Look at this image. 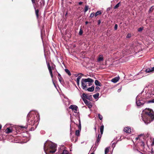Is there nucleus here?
Listing matches in <instances>:
<instances>
[{
  "label": "nucleus",
  "instance_id": "nucleus-12",
  "mask_svg": "<svg viewBox=\"0 0 154 154\" xmlns=\"http://www.w3.org/2000/svg\"><path fill=\"white\" fill-rule=\"evenodd\" d=\"M95 84L96 85L101 86L102 84L98 80H95Z\"/></svg>",
  "mask_w": 154,
  "mask_h": 154
},
{
  "label": "nucleus",
  "instance_id": "nucleus-13",
  "mask_svg": "<svg viewBox=\"0 0 154 154\" xmlns=\"http://www.w3.org/2000/svg\"><path fill=\"white\" fill-rule=\"evenodd\" d=\"M94 90V87L93 86H92L91 88H87L86 90L88 91H89L92 92Z\"/></svg>",
  "mask_w": 154,
  "mask_h": 154
},
{
  "label": "nucleus",
  "instance_id": "nucleus-61",
  "mask_svg": "<svg viewBox=\"0 0 154 154\" xmlns=\"http://www.w3.org/2000/svg\"><path fill=\"white\" fill-rule=\"evenodd\" d=\"M26 141H24V142H24V143H26Z\"/></svg>",
  "mask_w": 154,
  "mask_h": 154
},
{
  "label": "nucleus",
  "instance_id": "nucleus-2",
  "mask_svg": "<svg viewBox=\"0 0 154 154\" xmlns=\"http://www.w3.org/2000/svg\"><path fill=\"white\" fill-rule=\"evenodd\" d=\"M56 145L51 142H47L44 144V150L46 153L47 152L51 153L55 152L56 150Z\"/></svg>",
  "mask_w": 154,
  "mask_h": 154
},
{
  "label": "nucleus",
  "instance_id": "nucleus-17",
  "mask_svg": "<svg viewBox=\"0 0 154 154\" xmlns=\"http://www.w3.org/2000/svg\"><path fill=\"white\" fill-rule=\"evenodd\" d=\"M103 130H104V126H103V125H102L100 128V133L101 134H103Z\"/></svg>",
  "mask_w": 154,
  "mask_h": 154
},
{
  "label": "nucleus",
  "instance_id": "nucleus-57",
  "mask_svg": "<svg viewBox=\"0 0 154 154\" xmlns=\"http://www.w3.org/2000/svg\"><path fill=\"white\" fill-rule=\"evenodd\" d=\"M139 137H136V139L137 140L138 139H139Z\"/></svg>",
  "mask_w": 154,
  "mask_h": 154
},
{
  "label": "nucleus",
  "instance_id": "nucleus-44",
  "mask_svg": "<svg viewBox=\"0 0 154 154\" xmlns=\"http://www.w3.org/2000/svg\"><path fill=\"white\" fill-rule=\"evenodd\" d=\"M111 7H109L107 9V11H109L111 10Z\"/></svg>",
  "mask_w": 154,
  "mask_h": 154
},
{
  "label": "nucleus",
  "instance_id": "nucleus-62",
  "mask_svg": "<svg viewBox=\"0 0 154 154\" xmlns=\"http://www.w3.org/2000/svg\"><path fill=\"white\" fill-rule=\"evenodd\" d=\"M22 143V142H20V143Z\"/></svg>",
  "mask_w": 154,
  "mask_h": 154
},
{
  "label": "nucleus",
  "instance_id": "nucleus-35",
  "mask_svg": "<svg viewBox=\"0 0 154 154\" xmlns=\"http://www.w3.org/2000/svg\"><path fill=\"white\" fill-rule=\"evenodd\" d=\"M103 58H98L97 62H100L103 60Z\"/></svg>",
  "mask_w": 154,
  "mask_h": 154
},
{
  "label": "nucleus",
  "instance_id": "nucleus-4",
  "mask_svg": "<svg viewBox=\"0 0 154 154\" xmlns=\"http://www.w3.org/2000/svg\"><path fill=\"white\" fill-rule=\"evenodd\" d=\"M28 126V125H27L26 123H25V124L22 123L21 125H20V131H23V132H21L20 133V140H21L20 138H23L22 136L23 137V138L26 137V135H27L26 130Z\"/></svg>",
  "mask_w": 154,
  "mask_h": 154
},
{
  "label": "nucleus",
  "instance_id": "nucleus-37",
  "mask_svg": "<svg viewBox=\"0 0 154 154\" xmlns=\"http://www.w3.org/2000/svg\"><path fill=\"white\" fill-rule=\"evenodd\" d=\"M131 34L130 33H128L126 36V38H130L131 37Z\"/></svg>",
  "mask_w": 154,
  "mask_h": 154
},
{
  "label": "nucleus",
  "instance_id": "nucleus-14",
  "mask_svg": "<svg viewBox=\"0 0 154 154\" xmlns=\"http://www.w3.org/2000/svg\"><path fill=\"white\" fill-rule=\"evenodd\" d=\"M12 131V129L10 128H7L5 130V132L7 133H9Z\"/></svg>",
  "mask_w": 154,
  "mask_h": 154
},
{
  "label": "nucleus",
  "instance_id": "nucleus-23",
  "mask_svg": "<svg viewBox=\"0 0 154 154\" xmlns=\"http://www.w3.org/2000/svg\"><path fill=\"white\" fill-rule=\"evenodd\" d=\"M65 72L69 76H71V74L70 72L67 69H65Z\"/></svg>",
  "mask_w": 154,
  "mask_h": 154
},
{
  "label": "nucleus",
  "instance_id": "nucleus-27",
  "mask_svg": "<svg viewBox=\"0 0 154 154\" xmlns=\"http://www.w3.org/2000/svg\"><path fill=\"white\" fill-rule=\"evenodd\" d=\"M146 72L147 73H149V72H152V69L151 68H148L146 69Z\"/></svg>",
  "mask_w": 154,
  "mask_h": 154
},
{
  "label": "nucleus",
  "instance_id": "nucleus-55",
  "mask_svg": "<svg viewBox=\"0 0 154 154\" xmlns=\"http://www.w3.org/2000/svg\"><path fill=\"white\" fill-rule=\"evenodd\" d=\"M85 23V24L86 25L88 23V21H86Z\"/></svg>",
  "mask_w": 154,
  "mask_h": 154
},
{
  "label": "nucleus",
  "instance_id": "nucleus-56",
  "mask_svg": "<svg viewBox=\"0 0 154 154\" xmlns=\"http://www.w3.org/2000/svg\"><path fill=\"white\" fill-rule=\"evenodd\" d=\"M71 141H74V139H73V138H72Z\"/></svg>",
  "mask_w": 154,
  "mask_h": 154
},
{
  "label": "nucleus",
  "instance_id": "nucleus-16",
  "mask_svg": "<svg viewBox=\"0 0 154 154\" xmlns=\"http://www.w3.org/2000/svg\"><path fill=\"white\" fill-rule=\"evenodd\" d=\"M102 12L101 11H98L96 12L95 14V17L101 14Z\"/></svg>",
  "mask_w": 154,
  "mask_h": 154
},
{
  "label": "nucleus",
  "instance_id": "nucleus-47",
  "mask_svg": "<svg viewBox=\"0 0 154 154\" xmlns=\"http://www.w3.org/2000/svg\"><path fill=\"white\" fill-rule=\"evenodd\" d=\"M149 102L154 103V99L149 101Z\"/></svg>",
  "mask_w": 154,
  "mask_h": 154
},
{
  "label": "nucleus",
  "instance_id": "nucleus-8",
  "mask_svg": "<svg viewBox=\"0 0 154 154\" xmlns=\"http://www.w3.org/2000/svg\"><path fill=\"white\" fill-rule=\"evenodd\" d=\"M58 73V78L59 79V80L60 81V82L61 84H63L64 83V81L62 77H61V75L60 74Z\"/></svg>",
  "mask_w": 154,
  "mask_h": 154
},
{
  "label": "nucleus",
  "instance_id": "nucleus-18",
  "mask_svg": "<svg viewBox=\"0 0 154 154\" xmlns=\"http://www.w3.org/2000/svg\"><path fill=\"white\" fill-rule=\"evenodd\" d=\"M101 139L97 138V140L95 142V145L96 146H98L99 143L100 141V140Z\"/></svg>",
  "mask_w": 154,
  "mask_h": 154
},
{
  "label": "nucleus",
  "instance_id": "nucleus-30",
  "mask_svg": "<svg viewBox=\"0 0 154 154\" xmlns=\"http://www.w3.org/2000/svg\"><path fill=\"white\" fill-rule=\"evenodd\" d=\"M79 130L80 131L81 130V121L80 120H79V125L78 126Z\"/></svg>",
  "mask_w": 154,
  "mask_h": 154
},
{
  "label": "nucleus",
  "instance_id": "nucleus-9",
  "mask_svg": "<svg viewBox=\"0 0 154 154\" xmlns=\"http://www.w3.org/2000/svg\"><path fill=\"white\" fill-rule=\"evenodd\" d=\"M69 108L71 109L72 110L76 111L78 108L77 106L75 105H71L69 107Z\"/></svg>",
  "mask_w": 154,
  "mask_h": 154
},
{
  "label": "nucleus",
  "instance_id": "nucleus-24",
  "mask_svg": "<svg viewBox=\"0 0 154 154\" xmlns=\"http://www.w3.org/2000/svg\"><path fill=\"white\" fill-rule=\"evenodd\" d=\"M81 131L79 130H76L75 131V135L79 137L80 136V131Z\"/></svg>",
  "mask_w": 154,
  "mask_h": 154
},
{
  "label": "nucleus",
  "instance_id": "nucleus-42",
  "mask_svg": "<svg viewBox=\"0 0 154 154\" xmlns=\"http://www.w3.org/2000/svg\"><path fill=\"white\" fill-rule=\"evenodd\" d=\"M100 23H101V20H98V25H100Z\"/></svg>",
  "mask_w": 154,
  "mask_h": 154
},
{
  "label": "nucleus",
  "instance_id": "nucleus-26",
  "mask_svg": "<svg viewBox=\"0 0 154 154\" xmlns=\"http://www.w3.org/2000/svg\"><path fill=\"white\" fill-rule=\"evenodd\" d=\"M109 151V148L108 147L106 148L105 149V154H107V153H108Z\"/></svg>",
  "mask_w": 154,
  "mask_h": 154
},
{
  "label": "nucleus",
  "instance_id": "nucleus-60",
  "mask_svg": "<svg viewBox=\"0 0 154 154\" xmlns=\"http://www.w3.org/2000/svg\"><path fill=\"white\" fill-rule=\"evenodd\" d=\"M80 74L81 75H83V74L82 73H80Z\"/></svg>",
  "mask_w": 154,
  "mask_h": 154
},
{
  "label": "nucleus",
  "instance_id": "nucleus-29",
  "mask_svg": "<svg viewBox=\"0 0 154 154\" xmlns=\"http://www.w3.org/2000/svg\"><path fill=\"white\" fill-rule=\"evenodd\" d=\"M88 96L86 94H85V93H83L82 94V98H85L87 99V97Z\"/></svg>",
  "mask_w": 154,
  "mask_h": 154
},
{
  "label": "nucleus",
  "instance_id": "nucleus-32",
  "mask_svg": "<svg viewBox=\"0 0 154 154\" xmlns=\"http://www.w3.org/2000/svg\"><path fill=\"white\" fill-rule=\"evenodd\" d=\"M87 99H88L90 100H92V97L91 95H89L87 96Z\"/></svg>",
  "mask_w": 154,
  "mask_h": 154
},
{
  "label": "nucleus",
  "instance_id": "nucleus-43",
  "mask_svg": "<svg viewBox=\"0 0 154 154\" xmlns=\"http://www.w3.org/2000/svg\"><path fill=\"white\" fill-rule=\"evenodd\" d=\"M145 145V143L144 142H142V144H141V146H144Z\"/></svg>",
  "mask_w": 154,
  "mask_h": 154
},
{
  "label": "nucleus",
  "instance_id": "nucleus-63",
  "mask_svg": "<svg viewBox=\"0 0 154 154\" xmlns=\"http://www.w3.org/2000/svg\"><path fill=\"white\" fill-rule=\"evenodd\" d=\"M53 83H54V85L55 86V83H54V82H53Z\"/></svg>",
  "mask_w": 154,
  "mask_h": 154
},
{
  "label": "nucleus",
  "instance_id": "nucleus-40",
  "mask_svg": "<svg viewBox=\"0 0 154 154\" xmlns=\"http://www.w3.org/2000/svg\"><path fill=\"white\" fill-rule=\"evenodd\" d=\"M102 134H98V136H97V138L101 139V137H102Z\"/></svg>",
  "mask_w": 154,
  "mask_h": 154
},
{
  "label": "nucleus",
  "instance_id": "nucleus-20",
  "mask_svg": "<svg viewBox=\"0 0 154 154\" xmlns=\"http://www.w3.org/2000/svg\"><path fill=\"white\" fill-rule=\"evenodd\" d=\"M154 10V5L152 6L149 9L148 11L149 13H151Z\"/></svg>",
  "mask_w": 154,
  "mask_h": 154
},
{
  "label": "nucleus",
  "instance_id": "nucleus-46",
  "mask_svg": "<svg viewBox=\"0 0 154 154\" xmlns=\"http://www.w3.org/2000/svg\"><path fill=\"white\" fill-rule=\"evenodd\" d=\"M83 3V2H80L79 3V5H81Z\"/></svg>",
  "mask_w": 154,
  "mask_h": 154
},
{
  "label": "nucleus",
  "instance_id": "nucleus-7",
  "mask_svg": "<svg viewBox=\"0 0 154 154\" xmlns=\"http://www.w3.org/2000/svg\"><path fill=\"white\" fill-rule=\"evenodd\" d=\"M47 63V65L48 68L49 70L50 74L52 78L53 77V75L52 73V69H53V67H51L49 63Z\"/></svg>",
  "mask_w": 154,
  "mask_h": 154
},
{
  "label": "nucleus",
  "instance_id": "nucleus-50",
  "mask_svg": "<svg viewBox=\"0 0 154 154\" xmlns=\"http://www.w3.org/2000/svg\"><path fill=\"white\" fill-rule=\"evenodd\" d=\"M30 131H33V130H34V128L33 127H31L30 129Z\"/></svg>",
  "mask_w": 154,
  "mask_h": 154
},
{
  "label": "nucleus",
  "instance_id": "nucleus-52",
  "mask_svg": "<svg viewBox=\"0 0 154 154\" xmlns=\"http://www.w3.org/2000/svg\"><path fill=\"white\" fill-rule=\"evenodd\" d=\"M94 129L95 131V132H96V126H95L94 127Z\"/></svg>",
  "mask_w": 154,
  "mask_h": 154
},
{
  "label": "nucleus",
  "instance_id": "nucleus-31",
  "mask_svg": "<svg viewBox=\"0 0 154 154\" xmlns=\"http://www.w3.org/2000/svg\"><path fill=\"white\" fill-rule=\"evenodd\" d=\"M98 118L100 120H102V119L103 117L100 114H98Z\"/></svg>",
  "mask_w": 154,
  "mask_h": 154
},
{
  "label": "nucleus",
  "instance_id": "nucleus-38",
  "mask_svg": "<svg viewBox=\"0 0 154 154\" xmlns=\"http://www.w3.org/2000/svg\"><path fill=\"white\" fill-rule=\"evenodd\" d=\"M100 89V88L98 86L96 87L95 88V91H99Z\"/></svg>",
  "mask_w": 154,
  "mask_h": 154
},
{
  "label": "nucleus",
  "instance_id": "nucleus-28",
  "mask_svg": "<svg viewBox=\"0 0 154 154\" xmlns=\"http://www.w3.org/2000/svg\"><path fill=\"white\" fill-rule=\"evenodd\" d=\"M136 103L137 106H140L141 104L140 101L139 100H137L136 101Z\"/></svg>",
  "mask_w": 154,
  "mask_h": 154
},
{
  "label": "nucleus",
  "instance_id": "nucleus-22",
  "mask_svg": "<svg viewBox=\"0 0 154 154\" xmlns=\"http://www.w3.org/2000/svg\"><path fill=\"white\" fill-rule=\"evenodd\" d=\"M35 14L36 16V17L37 18L38 17V13H39V10L38 9H36L35 8Z\"/></svg>",
  "mask_w": 154,
  "mask_h": 154
},
{
  "label": "nucleus",
  "instance_id": "nucleus-19",
  "mask_svg": "<svg viewBox=\"0 0 154 154\" xmlns=\"http://www.w3.org/2000/svg\"><path fill=\"white\" fill-rule=\"evenodd\" d=\"M121 5V2H120L117 4L114 7V9L117 8L119 6Z\"/></svg>",
  "mask_w": 154,
  "mask_h": 154
},
{
  "label": "nucleus",
  "instance_id": "nucleus-15",
  "mask_svg": "<svg viewBox=\"0 0 154 154\" xmlns=\"http://www.w3.org/2000/svg\"><path fill=\"white\" fill-rule=\"evenodd\" d=\"M82 76L80 75L76 79V82L78 85H79V81L80 79L81 78Z\"/></svg>",
  "mask_w": 154,
  "mask_h": 154
},
{
  "label": "nucleus",
  "instance_id": "nucleus-10",
  "mask_svg": "<svg viewBox=\"0 0 154 154\" xmlns=\"http://www.w3.org/2000/svg\"><path fill=\"white\" fill-rule=\"evenodd\" d=\"M131 129L130 128H129V127H126L124 129V131L128 133H130L131 131Z\"/></svg>",
  "mask_w": 154,
  "mask_h": 154
},
{
  "label": "nucleus",
  "instance_id": "nucleus-45",
  "mask_svg": "<svg viewBox=\"0 0 154 154\" xmlns=\"http://www.w3.org/2000/svg\"><path fill=\"white\" fill-rule=\"evenodd\" d=\"M152 145H154V139L153 138L152 140Z\"/></svg>",
  "mask_w": 154,
  "mask_h": 154
},
{
  "label": "nucleus",
  "instance_id": "nucleus-36",
  "mask_svg": "<svg viewBox=\"0 0 154 154\" xmlns=\"http://www.w3.org/2000/svg\"><path fill=\"white\" fill-rule=\"evenodd\" d=\"M94 16H95V14L94 12L92 13L90 16V17L92 18Z\"/></svg>",
  "mask_w": 154,
  "mask_h": 154
},
{
  "label": "nucleus",
  "instance_id": "nucleus-21",
  "mask_svg": "<svg viewBox=\"0 0 154 154\" xmlns=\"http://www.w3.org/2000/svg\"><path fill=\"white\" fill-rule=\"evenodd\" d=\"M99 95V93H96V94L93 95V97L95 99H97Z\"/></svg>",
  "mask_w": 154,
  "mask_h": 154
},
{
  "label": "nucleus",
  "instance_id": "nucleus-39",
  "mask_svg": "<svg viewBox=\"0 0 154 154\" xmlns=\"http://www.w3.org/2000/svg\"><path fill=\"white\" fill-rule=\"evenodd\" d=\"M117 27H118L117 25V24H116L115 25L114 27L115 30H116L117 29Z\"/></svg>",
  "mask_w": 154,
  "mask_h": 154
},
{
  "label": "nucleus",
  "instance_id": "nucleus-1",
  "mask_svg": "<svg viewBox=\"0 0 154 154\" xmlns=\"http://www.w3.org/2000/svg\"><path fill=\"white\" fill-rule=\"evenodd\" d=\"M142 118L144 122L148 124L154 119V112L151 109H146L143 111Z\"/></svg>",
  "mask_w": 154,
  "mask_h": 154
},
{
  "label": "nucleus",
  "instance_id": "nucleus-49",
  "mask_svg": "<svg viewBox=\"0 0 154 154\" xmlns=\"http://www.w3.org/2000/svg\"><path fill=\"white\" fill-rule=\"evenodd\" d=\"M122 59V58H120L119 59L116 60V61L117 62H119V61H121V59Z\"/></svg>",
  "mask_w": 154,
  "mask_h": 154
},
{
  "label": "nucleus",
  "instance_id": "nucleus-11",
  "mask_svg": "<svg viewBox=\"0 0 154 154\" xmlns=\"http://www.w3.org/2000/svg\"><path fill=\"white\" fill-rule=\"evenodd\" d=\"M119 77H116L112 79L111 80V81L113 83H116L119 81Z\"/></svg>",
  "mask_w": 154,
  "mask_h": 154
},
{
  "label": "nucleus",
  "instance_id": "nucleus-48",
  "mask_svg": "<svg viewBox=\"0 0 154 154\" xmlns=\"http://www.w3.org/2000/svg\"><path fill=\"white\" fill-rule=\"evenodd\" d=\"M103 56L102 55H100V56H99V57L98 58H103Z\"/></svg>",
  "mask_w": 154,
  "mask_h": 154
},
{
  "label": "nucleus",
  "instance_id": "nucleus-3",
  "mask_svg": "<svg viewBox=\"0 0 154 154\" xmlns=\"http://www.w3.org/2000/svg\"><path fill=\"white\" fill-rule=\"evenodd\" d=\"M81 85L82 89L85 90L88 88V86H90L92 83L94 82V80L91 79H82L81 80Z\"/></svg>",
  "mask_w": 154,
  "mask_h": 154
},
{
  "label": "nucleus",
  "instance_id": "nucleus-41",
  "mask_svg": "<svg viewBox=\"0 0 154 154\" xmlns=\"http://www.w3.org/2000/svg\"><path fill=\"white\" fill-rule=\"evenodd\" d=\"M143 28L140 27L138 29V31L139 32H140V31H142L143 30Z\"/></svg>",
  "mask_w": 154,
  "mask_h": 154
},
{
  "label": "nucleus",
  "instance_id": "nucleus-58",
  "mask_svg": "<svg viewBox=\"0 0 154 154\" xmlns=\"http://www.w3.org/2000/svg\"><path fill=\"white\" fill-rule=\"evenodd\" d=\"M2 128V126L1 125H0V130Z\"/></svg>",
  "mask_w": 154,
  "mask_h": 154
},
{
  "label": "nucleus",
  "instance_id": "nucleus-25",
  "mask_svg": "<svg viewBox=\"0 0 154 154\" xmlns=\"http://www.w3.org/2000/svg\"><path fill=\"white\" fill-rule=\"evenodd\" d=\"M89 8V6L88 5H85V9H84V12L85 13L86 12H87Z\"/></svg>",
  "mask_w": 154,
  "mask_h": 154
},
{
  "label": "nucleus",
  "instance_id": "nucleus-53",
  "mask_svg": "<svg viewBox=\"0 0 154 154\" xmlns=\"http://www.w3.org/2000/svg\"><path fill=\"white\" fill-rule=\"evenodd\" d=\"M32 1L33 4H34L35 3V0H32Z\"/></svg>",
  "mask_w": 154,
  "mask_h": 154
},
{
  "label": "nucleus",
  "instance_id": "nucleus-6",
  "mask_svg": "<svg viewBox=\"0 0 154 154\" xmlns=\"http://www.w3.org/2000/svg\"><path fill=\"white\" fill-rule=\"evenodd\" d=\"M82 100L88 106L89 108H90L92 107V105L90 101H88L87 100L84 98H82Z\"/></svg>",
  "mask_w": 154,
  "mask_h": 154
},
{
  "label": "nucleus",
  "instance_id": "nucleus-5",
  "mask_svg": "<svg viewBox=\"0 0 154 154\" xmlns=\"http://www.w3.org/2000/svg\"><path fill=\"white\" fill-rule=\"evenodd\" d=\"M34 115L31 114L30 112L28 113L27 116V120L29 123V125L32 124L34 120Z\"/></svg>",
  "mask_w": 154,
  "mask_h": 154
},
{
  "label": "nucleus",
  "instance_id": "nucleus-59",
  "mask_svg": "<svg viewBox=\"0 0 154 154\" xmlns=\"http://www.w3.org/2000/svg\"><path fill=\"white\" fill-rule=\"evenodd\" d=\"M90 154H94V152H93L92 153H91Z\"/></svg>",
  "mask_w": 154,
  "mask_h": 154
},
{
  "label": "nucleus",
  "instance_id": "nucleus-33",
  "mask_svg": "<svg viewBox=\"0 0 154 154\" xmlns=\"http://www.w3.org/2000/svg\"><path fill=\"white\" fill-rule=\"evenodd\" d=\"M61 154H69L68 152L66 150H64Z\"/></svg>",
  "mask_w": 154,
  "mask_h": 154
},
{
  "label": "nucleus",
  "instance_id": "nucleus-54",
  "mask_svg": "<svg viewBox=\"0 0 154 154\" xmlns=\"http://www.w3.org/2000/svg\"><path fill=\"white\" fill-rule=\"evenodd\" d=\"M151 68L152 69V71H154V67L152 68Z\"/></svg>",
  "mask_w": 154,
  "mask_h": 154
},
{
  "label": "nucleus",
  "instance_id": "nucleus-34",
  "mask_svg": "<svg viewBox=\"0 0 154 154\" xmlns=\"http://www.w3.org/2000/svg\"><path fill=\"white\" fill-rule=\"evenodd\" d=\"M82 33H83V30H82V29L81 28L80 29V31L79 32V34L80 35H82Z\"/></svg>",
  "mask_w": 154,
  "mask_h": 154
},
{
  "label": "nucleus",
  "instance_id": "nucleus-51",
  "mask_svg": "<svg viewBox=\"0 0 154 154\" xmlns=\"http://www.w3.org/2000/svg\"><path fill=\"white\" fill-rule=\"evenodd\" d=\"M78 137H76V139H75V142H74L75 143L76 142H77V141L78 140Z\"/></svg>",
  "mask_w": 154,
  "mask_h": 154
}]
</instances>
